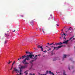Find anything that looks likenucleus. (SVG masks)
Here are the masks:
<instances>
[{
  "instance_id": "1",
  "label": "nucleus",
  "mask_w": 75,
  "mask_h": 75,
  "mask_svg": "<svg viewBox=\"0 0 75 75\" xmlns=\"http://www.w3.org/2000/svg\"><path fill=\"white\" fill-rule=\"evenodd\" d=\"M38 57V55H36L34 56V55H32L31 53H30V55L28 56L26 59H27V60H30V58L32 59H34L35 61L36 59H37Z\"/></svg>"
},
{
  "instance_id": "2",
  "label": "nucleus",
  "mask_w": 75,
  "mask_h": 75,
  "mask_svg": "<svg viewBox=\"0 0 75 75\" xmlns=\"http://www.w3.org/2000/svg\"><path fill=\"white\" fill-rule=\"evenodd\" d=\"M28 55H27V56H25V55H24L22 57V59H24L25 57V59H24L22 62V63H23L25 65V64H28V63L26 62V60L28 61V60H27L26 59V58L28 57Z\"/></svg>"
},
{
  "instance_id": "3",
  "label": "nucleus",
  "mask_w": 75,
  "mask_h": 75,
  "mask_svg": "<svg viewBox=\"0 0 75 75\" xmlns=\"http://www.w3.org/2000/svg\"><path fill=\"white\" fill-rule=\"evenodd\" d=\"M27 67V65H25L24 66H21V67L19 68L20 69V75H21L22 74L21 73L23 72V71L21 70V69H24Z\"/></svg>"
},
{
  "instance_id": "4",
  "label": "nucleus",
  "mask_w": 75,
  "mask_h": 75,
  "mask_svg": "<svg viewBox=\"0 0 75 75\" xmlns=\"http://www.w3.org/2000/svg\"><path fill=\"white\" fill-rule=\"evenodd\" d=\"M65 47V46L61 45V46H59L57 47H54L53 50L52 51V52H52V55H53V53H52V52L54 51V50H55V49L56 50H58L59 48H61V47Z\"/></svg>"
},
{
  "instance_id": "5",
  "label": "nucleus",
  "mask_w": 75,
  "mask_h": 75,
  "mask_svg": "<svg viewBox=\"0 0 75 75\" xmlns=\"http://www.w3.org/2000/svg\"><path fill=\"white\" fill-rule=\"evenodd\" d=\"M14 71H15V72H16V73H20V71H19V70H18V69L16 68H14L13 69V70L12 71V73L13 74H14Z\"/></svg>"
},
{
  "instance_id": "6",
  "label": "nucleus",
  "mask_w": 75,
  "mask_h": 75,
  "mask_svg": "<svg viewBox=\"0 0 75 75\" xmlns=\"http://www.w3.org/2000/svg\"><path fill=\"white\" fill-rule=\"evenodd\" d=\"M62 33H63V34H62L61 35L62 37L63 38V39H64V40H65V37L66 36V35H65V34L63 32H62Z\"/></svg>"
},
{
  "instance_id": "7",
  "label": "nucleus",
  "mask_w": 75,
  "mask_h": 75,
  "mask_svg": "<svg viewBox=\"0 0 75 75\" xmlns=\"http://www.w3.org/2000/svg\"><path fill=\"white\" fill-rule=\"evenodd\" d=\"M69 55H67L66 54H64L63 57V60H64V59L65 58H66V57H69Z\"/></svg>"
},
{
  "instance_id": "8",
  "label": "nucleus",
  "mask_w": 75,
  "mask_h": 75,
  "mask_svg": "<svg viewBox=\"0 0 75 75\" xmlns=\"http://www.w3.org/2000/svg\"><path fill=\"white\" fill-rule=\"evenodd\" d=\"M38 48H41V49L42 51H43V48L42 47V46L41 47V46L39 45L38 46Z\"/></svg>"
},
{
  "instance_id": "9",
  "label": "nucleus",
  "mask_w": 75,
  "mask_h": 75,
  "mask_svg": "<svg viewBox=\"0 0 75 75\" xmlns=\"http://www.w3.org/2000/svg\"><path fill=\"white\" fill-rule=\"evenodd\" d=\"M69 40H69H69H68L66 41H64L63 42V44H67V43H68V41H69Z\"/></svg>"
},
{
  "instance_id": "10",
  "label": "nucleus",
  "mask_w": 75,
  "mask_h": 75,
  "mask_svg": "<svg viewBox=\"0 0 75 75\" xmlns=\"http://www.w3.org/2000/svg\"><path fill=\"white\" fill-rule=\"evenodd\" d=\"M28 72H29V71H25L24 73H25V75H27V74H28Z\"/></svg>"
},
{
  "instance_id": "11",
  "label": "nucleus",
  "mask_w": 75,
  "mask_h": 75,
  "mask_svg": "<svg viewBox=\"0 0 75 75\" xmlns=\"http://www.w3.org/2000/svg\"><path fill=\"white\" fill-rule=\"evenodd\" d=\"M62 43L61 42L57 43V45H62Z\"/></svg>"
},
{
  "instance_id": "12",
  "label": "nucleus",
  "mask_w": 75,
  "mask_h": 75,
  "mask_svg": "<svg viewBox=\"0 0 75 75\" xmlns=\"http://www.w3.org/2000/svg\"><path fill=\"white\" fill-rule=\"evenodd\" d=\"M49 74H52V75H54V73H53V72H51V71H49Z\"/></svg>"
},
{
  "instance_id": "13",
  "label": "nucleus",
  "mask_w": 75,
  "mask_h": 75,
  "mask_svg": "<svg viewBox=\"0 0 75 75\" xmlns=\"http://www.w3.org/2000/svg\"><path fill=\"white\" fill-rule=\"evenodd\" d=\"M31 24L32 25H34V23H33V21L32 22H30Z\"/></svg>"
},
{
  "instance_id": "14",
  "label": "nucleus",
  "mask_w": 75,
  "mask_h": 75,
  "mask_svg": "<svg viewBox=\"0 0 75 75\" xmlns=\"http://www.w3.org/2000/svg\"><path fill=\"white\" fill-rule=\"evenodd\" d=\"M56 60H57V58H56L54 59L53 60V61H56Z\"/></svg>"
},
{
  "instance_id": "15",
  "label": "nucleus",
  "mask_w": 75,
  "mask_h": 75,
  "mask_svg": "<svg viewBox=\"0 0 75 75\" xmlns=\"http://www.w3.org/2000/svg\"><path fill=\"white\" fill-rule=\"evenodd\" d=\"M63 74L64 75H67L66 74H65V71H63Z\"/></svg>"
},
{
  "instance_id": "16",
  "label": "nucleus",
  "mask_w": 75,
  "mask_h": 75,
  "mask_svg": "<svg viewBox=\"0 0 75 75\" xmlns=\"http://www.w3.org/2000/svg\"><path fill=\"white\" fill-rule=\"evenodd\" d=\"M74 37V36L73 37H72L70 39H69V40H72V39Z\"/></svg>"
},
{
  "instance_id": "17",
  "label": "nucleus",
  "mask_w": 75,
  "mask_h": 75,
  "mask_svg": "<svg viewBox=\"0 0 75 75\" xmlns=\"http://www.w3.org/2000/svg\"><path fill=\"white\" fill-rule=\"evenodd\" d=\"M48 71H47L46 72V75H47L48 74Z\"/></svg>"
},
{
  "instance_id": "18",
  "label": "nucleus",
  "mask_w": 75,
  "mask_h": 75,
  "mask_svg": "<svg viewBox=\"0 0 75 75\" xmlns=\"http://www.w3.org/2000/svg\"><path fill=\"white\" fill-rule=\"evenodd\" d=\"M15 61H14V62H13L12 64V66H13V64H15Z\"/></svg>"
},
{
  "instance_id": "19",
  "label": "nucleus",
  "mask_w": 75,
  "mask_h": 75,
  "mask_svg": "<svg viewBox=\"0 0 75 75\" xmlns=\"http://www.w3.org/2000/svg\"><path fill=\"white\" fill-rule=\"evenodd\" d=\"M52 44H54V43H52L51 44H49V45H52Z\"/></svg>"
},
{
  "instance_id": "20",
  "label": "nucleus",
  "mask_w": 75,
  "mask_h": 75,
  "mask_svg": "<svg viewBox=\"0 0 75 75\" xmlns=\"http://www.w3.org/2000/svg\"><path fill=\"white\" fill-rule=\"evenodd\" d=\"M71 27H69V29H68V30H71Z\"/></svg>"
},
{
  "instance_id": "21",
  "label": "nucleus",
  "mask_w": 75,
  "mask_h": 75,
  "mask_svg": "<svg viewBox=\"0 0 75 75\" xmlns=\"http://www.w3.org/2000/svg\"><path fill=\"white\" fill-rule=\"evenodd\" d=\"M5 35H6V36H7V37L9 36V35L8 34H5Z\"/></svg>"
},
{
  "instance_id": "22",
  "label": "nucleus",
  "mask_w": 75,
  "mask_h": 75,
  "mask_svg": "<svg viewBox=\"0 0 75 75\" xmlns=\"http://www.w3.org/2000/svg\"><path fill=\"white\" fill-rule=\"evenodd\" d=\"M42 31L43 33H44V34L45 33V32H44V30L43 29H42Z\"/></svg>"
},
{
  "instance_id": "23",
  "label": "nucleus",
  "mask_w": 75,
  "mask_h": 75,
  "mask_svg": "<svg viewBox=\"0 0 75 75\" xmlns=\"http://www.w3.org/2000/svg\"><path fill=\"white\" fill-rule=\"evenodd\" d=\"M30 64H33V62L32 61L30 62Z\"/></svg>"
},
{
  "instance_id": "24",
  "label": "nucleus",
  "mask_w": 75,
  "mask_h": 75,
  "mask_svg": "<svg viewBox=\"0 0 75 75\" xmlns=\"http://www.w3.org/2000/svg\"><path fill=\"white\" fill-rule=\"evenodd\" d=\"M35 75V74L34 73L33 74H31V73H30V75Z\"/></svg>"
},
{
  "instance_id": "25",
  "label": "nucleus",
  "mask_w": 75,
  "mask_h": 75,
  "mask_svg": "<svg viewBox=\"0 0 75 75\" xmlns=\"http://www.w3.org/2000/svg\"><path fill=\"white\" fill-rule=\"evenodd\" d=\"M51 49L50 48L49 50H47V51H51Z\"/></svg>"
},
{
  "instance_id": "26",
  "label": "nucleus",
  "mask_w": 75,
  "mask_h": 75,
  "mask_svg": "<svg viewBox=\"0 0 75 75\" xmlns=\"http://www.w3.org/2000/svg\"><path fill=\"white\" fill-rule=\"evenodd\" d=\"M7 40H6L5 41V44H6L7 43Z\"/></svg>"
},
{
  "instance_id": "27",
  "label": "nucleus",
  "mask_w": 75,
  "mask_h": 75,
  "mask_svg": "<svg viewBox=\"0 0 75 75\" xmlns=\"http://www.w3.org/2000/svg\"><path fill=\"white\" fill-rule=\"evenodd\" d=\"M28 53H30V52H26V54H27Z\"/></svg>"
},
{
  "instance_id": "28",
  "label": "nucleus",
  "mask_w": 75,
  "mask_h": 75,
  "mask_svg": "<svg viewBox=\"0 0 75 75\" xmlns=\"http://www.w3.org/2000/svg\"><path fill=\"white\" fill-rule=\"evenodd\" d=\"M34 61H35V60H34H34H32L31 61H32V62H34Z\"/></svg>"
},
{
  "instance_id": "29",
  "label": "nucleus",
  "mask_w": 75,
  "mask_h": 75,
  "mask_svg": "<svg viewBox=\"0 0 75 75\" xmlns=\"http://www.w3.org/2000/svg\"><path fill=\"white\" fill-rule=\"evenodd\" d=\"M57 45V43H55V45Z\"/></svg>"
},
{
  "instance_id": "30",
  "label": "nucleus",
  "mask_w": 75,
  "mask_h": 75,
  "mask_svg": "<svg viewBox=\"0 0 75 75\" xmlns=\"http://www.w3.org/2000/svg\"><path fill=\"white\" fill-rule=\"evenodd\" d=\"M40 56H41V54H38V56L39 57H40Z\"/></svg>"
},
{
  "instance_id": "31",
  "label": "nucleus",
  "mask_w": 75,
  "mask_h": 75,
  "mask_svg": "<svg viewBox=\"0 0 75 75\" xmlns=\"http://www.w3.org/2000/svg\"><path fill=\"white\" fill-rule=\"evenodd\" d=\"M10 63H11V62H9L8 63V64H10Z\"/></svg>"
},
{
  "instance_id": "32",
  "label": "nucleus",
  "mask_w": 75,
  "mask_h": 75,
  "mask_svg": "<svg viewBox=\"0 0 75 75\" xmlns=\"http://www.w3.org/2000/svg\"><path fill=\"white\" fill-rule=\"evenodd\" d=\"M68 68L69 69V70H70V67H68Z\"/></svg>"
},
{
  "instance_id": "33",
  "label": "nucleus",
  "mask_w": 75,
  "mask_h": 75,
  "mask_svg": "<svg viewBox=\"0 0 75 75\" xmlns=\"http://www.w3.org/2000/svg\"><path fill=\"white\" fill-rule=\"evenodd\" d=\"M47 44H48V45H50V43H48Z\"/></svg>"
},
{
  "instance_id": "34",
  "label": "nucleus",
  "mask_w": 75,
  "mask_h": 75,
  "mask_svg": "<svg viewBox=\"0 0 75 75\" xmlns=\"http://www.w3.org/2000/svg\"><path fill=\"white\" fill-rule=\"evenodd\" d=\"M15 31H16V30H14V31H13V32L14 33V32H15Z\"/></svg>"
},
{
  "instance_id": "35",
  "label": "nucleus",
  "mask_w": 75,
  "mask_h": 75,
  "mask_svg": "<svg viewBox=\"0 0 75 75\" xmlns=\"http://www.w3.org/2000/svg\"><path fill=\"white\" fill-rule=\"evenodd\" d=\"M21 58H21V57L20 58H19V59H21Z\"/></svg>"
},
{
  "instance_id": "36",
  "label": "nucleus",
  "mask_w": 75,
  "mask_h": 75,
  "mask_svg": "<svg viewBox=\"0 0 75 75\" xmlns=\"http://www.w3.org/2000/svg\"><path fill=\"white\" fill-rule=\"evenodd\" d=\"M57 26H58V27L59 26V25H58V24H57Z\"/></svg>"
},
{
  "instance_id": "37",
  "label": "nucleus",
  "mask_w": 75,
  "mask_h": 75,
  "mask_svg": "<svg viewBox=\"0 0 75 75\" xmlns=\"http://www.w3.org/2000/svg\"><path fill=\"white\" fill-rule=\"evenodd\" d=\"M47 74H43V75H46Z\"/></svg>"
},
{
  "instance_id": "38",
  "label": "nucleus",
  "mask_w": 75,
  "mask_h": 75,
  "mask_svg": "<svg viewBox=\"0 0 75 75\" xmlns=\"http://www.w3.org/2000/svg\"><path fill=\"white\" fill-rule=\"evenodd\" d=\"M21 17H23V16L21 15Z\"/></svg>"
},
{
  "instance_id": "39",
  "label": "nucleus",
  "mask_w": 75,
  "mask_h": 75,
  "mask_svg": "<svg viewBox=\"0 0 75 75\" xmlns=\"http://www.w3.org/2000/svg\"><path fill=\"white\" fill-rule=\"evenodd\" d=\"M44 52H46V51H43Z\"/></svg>"
},
{
  "instance_id": "40",
  "label": "nucleus",
  "mask_w": 75,
  "mask_h": 75,
  "mask_svg": "<svg viewBox=\"0 0 75 75\" xmlns=\"http://www.w3.org/2000/svg\"><path fill=\"white\" fill-rule=\"evenodd\" d=\"M73 40H75V38H73Z\"/></svg>"
},
{
  "instance_id": "41",
  "label": "nucleus",
  "mask_w": 75,
  "mask_h": 75,
  "mask_svg": "<svg viewBox=\"0 0 75 75\" xmlns=\"http://www.w3.org/2000/svg\"><path fill=\"white\" fill-rule=\"evenodd\" d=\"M9 62H11H11H12V61H11V62H10V61Z\"/></svg>"
},
{
  "instance_id": "42",
  "label": "nucleus",
  "mask_w": 75,
  "mask_h": 75,
  "mask_svg": "<svg viewBox=\"0 0 75 75\" xmlns=\"http://www.w3.org/2000/svg\"><path fill=\"white\" fill-rule=\"evenodd\" d=\"M51 17H52V15H50Z\"/></svg>"
},
{
  "instance_id": "43",
  "label": "nucleus",
  "mask_w": 75,
  "mask_h": 75,
  "mask_svg": "<svg viewBox=\"0 0 75 75\" xmlns=\"http://www.w3.org/2000/svg\"><path fill=\"white\" fill-rule=\"evenodd\" d=\"M60 38L61 39L62 38H61V37H60Z\"/></svg>"
},
{
  "instance_id": "44",
  "label": "nucleus",
  "mask_w": 75,
  "mask_h": 75,
  "mask_svg": "<svg viewBox=\"0 0 75 75\" xmlns=\"http://www.w3.org/2000/svg\"><path fill=\"white\" fill-rule=\"evenodd\" d=\"M51 47H53L54 46H52Z\"/></svg>"
},
{
  "instance_id": "45",
  "label": "nucleus",
  "mask_w": 75,
  "mask_h": 75,
  "mask_svg": "<svg viewBox=\"0 0 75 75\" xmlns=\"http://www.w3.org/2000/svg\"><path fill=\"white\" fill-rule=\"evenodd\" d=\"M19 59H18V61H19Z\"/></svg>"
},
{
  "instance_id": "46",
  "label": "nucleus",
  "mask_w": 75,
  "mask_h": 75,
  "mask_svg": "<svg viewBox=\"0 0 75 75\" xmlns=\"http://www.w3.org/2000/svg\"><path fill=\"white\" fill-rule=\"evenodd\" d=\"M40 75H43V74H40Z\"/></svg>"
},
{
  "instance_id": "47",
  "label": "nucleus",
  "mask_w": 75,
  "mask_h": 75,
  "mask_svg": "<svg viewBox=\"0 0 75 75\" xmlns=\"http://www.w3.org/2000/svg\"><path fill=\"white\" fill-rule=\"evenodd\" d=\"M13 68V66L12 65L11 68Z\"/></svg>"
},
{
  "instance_id": "48",
  "label": "nucleus",
  "mask_w": 75,
  "mask_h": 75,
  "mask_svg": "<svg viewBox=\"0 0 75 75\" xmlns=\"http://www.w3.org/2000/svg\"><path fill=\"white\" fill-rule=\"evenodd\" d=\"M12 69V68H11V69L10 70H11Z\"/></svg>"
},
{
  "instance_id": "49",
  "label": "nucleus",
  "mask_w": 75,
  "mask_h": 75,
  "mask_svg": "<svg viewBox=\"0 0 75 75\" xmlns=\"http://www.w3.org/2000/svg\"><path fill=\"white\" fill-rule=\"evenodd\" d=\"M46 47H48V46H46Z\"/></svg>"
},
{
  "instance_id": "50",
  "label": "nucleus",
  "mask_w": 75,
  "mask_h": 75,
  "mask_svg": "<svg viewBox=\"0 0 75 75\" xmlns=\"http://www.w3.org/2000/svg\"><path fill=\"white\" fill-rule=\"evenodd\" d=\"M62 31H63V29H62Z\"/></svg>"
},
{
  "instance_id": "51",
  "label": "nucleus",
  "mask_w": 75,
  "mask_h": 75,
  "mask_svg": "<svg viewBox=\"0 0 75 75\" xmlns=\"http://www.w3.org/2000/svg\"><path fill=\"white\" fill-rule=\"evenodd\" d=\"M17 75H19V74H17Z\"/></svg>"
},
{
  "instance_id": "52",
  "label": "nucleus",
  "mask_w": 75,
  "mask_h": 75,
  "mask_svg": "<svg viewBox=\"0 0 75 75\" xmlns=\"http://www.w3.org/2000/svg\"><path fill=\"white\" fill-rule=\"evenodd\" d=\"M40 30H41V28L40 29Z\"/></svg>"
},
{
  "instance_id": "53",
  "label": "nucleus",
  "mask_w": 75,
  "mask_h": 75,
  "mask_svg": "<svg viewBox=\"0 0 75 75\" xmlns=\"http://www.w3.org/2000/svg\"><path fill=\"white\" fill-rule=\"evenodd\" d=\"M71 30H73V28H71Z\"/></svg>"
},
{
  "instance_id": "54",
  "label": "nucleus",
  "mask_w": 75,
  "mask_h": 75,
  "mask_svg": "<svg viewBox=\"0 0 75 75\" xmlns=\"http://www.w3.org/2000/svg\"><path fill=\"white\" fill-rule=\"evenodd\" d=\"M67 31H66V33H67Z\"/></svg>"
},
{
  "instance_id": "55",
  "label": "nucleus",
  "mask_w": 75,
  "mask_h": 75,
  "mask_svg": "<svg viewBox=\"0 0 75 75\" xmlns=\"http://www.w3.org/2000/svg\"><path fill=\"white\" fill-rule=\"evenodd\" d=\"M74 48H75V46L74 47Z\"/></svg>"
},
{
  "instance_id": "56",
  "label": "nucleus",
  "mask_w": 75,
  "mask_h": 75,
  "mask_svg": "<svg viewBox=\"0 0 75 75\" xmlns=\"http://www.w3.org/2000/svg\"><path fill=\"white\" fill-rule=\"evenodd\" d=\"M24 30H25V28H24Z\"/></svg>"
},
{
  "instance_id": "57",
  "label": "nucleus",
  "mask_w": 75,
  "mask_h": 75,
  "mask_svg": "<svg viewBox=\"0 0 75 75\" xmlns=\"http://www.w3.org/2000/svg\"><path fill=\"white\" fill-rule=\"evenodd\" d=\"M17 30V31H18V30Z\"/></svg>"
},
{
  "instance_id": "58",
  "label": "nucleus",
  "mask_w": 75,
  "mask_h": 75,
  "mask_svg": "<svg viewBox=\"0 0 75 75\" xmlns=\"http://www.w3.org/2000/svg\"><path fill=\"white\" fill-rule=\"evenodd\" d=\"M72 69H73V67H72Z\"/></svg>"
},
{
  "instance_id": "59",
  "label": "nucleus",
  "mask_w": 75,
  "mask_h": 75,
  "mask_svg": "<svg viewBox=\"0 0 75 75\" xmlns=\"http://www.w3.org/2000/svg\"><path fill=\"white\" fill-rule=\"evenodd\" d=\"M74 30H75V28H74Z\"/></svg>"
},
{
  "instance_id": "60",
  "label": "nucleus",
  "mask_w": 75,
  "mask_h": 75,
  "mask_svg": "<svg viewBox=\"0 0 75 75\" xmlns=\"http://www.w3.org/2000/svg\"><path fill=\"white\" fill-rule=\"evenodd\" d=\"M65 27H64V28H65Z\"/></svg>"
}]
</instances>
